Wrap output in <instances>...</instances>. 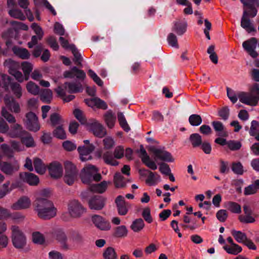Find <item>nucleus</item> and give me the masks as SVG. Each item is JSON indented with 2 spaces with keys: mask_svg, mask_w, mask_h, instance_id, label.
I'll return each mask as SVG.
<instances>
[{
  "mask_svg": "<svg viewBox=\"0 0 259 259\" xmlns=\"http://www.w3.org/2000/svg\"><path fill=\"white\" fill-rule=\"evenodd\" d=\"M51 125L53 126L62 125L64 120L61 116L57 113L52 114L50 117Z\"/></svg>",
  "mask_w": 259,
  "mask_h": 259,
  "instance_id": "obj_36",
  "label": "nucleus"
},
{
  "mask_svg": "<svg viewBox=\"0 0 259 259\" xmlns=\"http://www.w3.org/2000/svg\"><path fill=\"white\" fill-rule=\"evenodd\" d=\"M32 70V66H10L9 69L10 74L20 82L28 80Z\"/></svg>",
  "mask_w": 259,
  "mask_h": 259,
  "instance_id": "obj_3",
  "label": "nucleus"
},
{
  "mask_svg": "<svg viewBox=\"0 0 259 259\" xmlns=\"http://www.w3.org/2000/svg\"><path fill=\"white\" fill-rule=\"evenodd\" d=\"M249 93L258 102L259 101V83H254L249 89Z\"/></svg>",
  "mask_w": 259,
  "mask_h": 259,
  "instance_id": "obj_55",
  "label": "nucleus"
},
{
  "mask_svg": "<svg viewBox=\"0 0 259 259\" xmlns=\"http://www.w3.org/2000/svg\"><path fill=\"white\" fill-rule=\"evenodd\" d=\"M114 183L116 188H122L125 186L126 182L123 177L119 172H116L114 177Z\"/></svg>",
  "mask_w": 259,
  "mask_h": 259,
  "instance_id": "obj_44",
  "label": "nucleus"
},
{
  "mask_svg": "<svg viewBox=\"0 0 259 259\" xmlns=\"http://www.w3.org/2000/svg\"><path fill=\"white\" fill-rule=\"evenodd\" d=\"M257 40L254 37L245 41L242 44L244 50L253 58H256L258 56L255 49L256 47Z\"/></svg>",
  "mask_w": 259,
  "mask_h": 259,
  "instance_id": "obj_13",
  "label": "nucleus"
},
{
  "mask_svg": "<svg viewBox=\"0 0 259 259\" xmlns=\"http://www.w3.org/2000/svg\"><path fill=\"white\" fill-rule=\"evenodd\" d=\"M26 134V131L23 130L22 126L18 124L15 123L11 126L9 128L7 135L11 138H21Z\"/></svg>",
  "mask_w": 259,
  "mask_h": 259,
  "instance_id": "obj_19",
  "label": "nucleus"
},
{
  "mask_svg": "<svg viewBox=\"0 0 259 259\" xmlns=\"http://www.w3.org/2000/svg\"><path fill=\"white\" fill-rule=\"evenodd\" d=\"M31 204V201L29 197L23 196L18 199L13 203L11 208L15 210L25 209L29 208Z\"/></svg>",
  "mask_w": 259,
  "mask_h": 259,
  "instance_id": "obj_14",
  "label": "nucleus"
},
{
  "mask_svg": "<svg viewBox=\"0 0 259 259\" xmlns=\"http://www.w3.org/2000/svg\"><path fill=\"white\" fill-rule=\"evenodd\" d=\"M26 118L25 124L27 128L34 132L39 130L40 125L38 122V118L34 113L30 112L27 113Z\"/></svg>",
  "mask_w": 259,
  "mask_h": 259,
  "instance_id": "obj_10",
  "label": "nucleus"
},
{
  "mask_svg": "<svg viewBox=\"0 0 259 259\" xmlns=\"http://www.w3.org/2000/svg\"><path fill=\"white\" fill-rule=\"evenodd\" d=\"M233 171L237 175H242L243 173V166L240 162L234 163L232 164Z\"/></svg>",
  "mask_w": 259,
  "mask_h": 259,
  "instance_id": "obj_63",
  "label": "nucleus"
},
{
  "mask_svg": "<svg viewBox=\"0 0 259 259\" xmlns=\"http://www.w3.org/2000/svg\"><path fill=\"white\" fill-rule=\"evenodd\" d=\"M8 13L12 17L21 20H24L26 18L22 12L18 9L12 8L9 10Z\"/></svg>",
  "mask_w": 259,
  "mask_h": 259,
  "instance_id": "obj_45",
  "label": "nucleus"
},
{
  "mask_svg": "<svg viewBox=\"0 0 259 259\" xmlns=\"http://www.w3.org/2000/svg\"><path fill=\"white\" fill-rule=\"evenodd\" d=\"M187 24L185 20H178L174 22L172 31L176 32L178 35H183L186 31Z\"/></svg>",
  "mask_w": 259,
  "mask_h": 259,
  "instance_id": "obj_27",
  "label": "nucleus"
},
{
  "mask_svg": "<svg viewBox=\"0 0 259 259\" xmlns=\"http://www.w3.org/2000/svg\"><path fill=\"white\" fill-rule=\"evenodd\" d=\"M1 76L4 85L7 87L10 85L11 89L15 97L17 98H20L22 95L21 85L16 82L11 83V78L7 75L2 74Z\"/></svg>",
  "mask_w": 259,
  "mask_h": 259,
  "instance_id": "obj_8",
  "label": "nucleus"
},
{
  "mask_svg": "<svg viewBox=\"0 0 259 259\" xmlns=\"http://www.w3.org/2000/svg\"><path fill=\"white\" fill-rule=\"evenodd\" d=\"M1 149L4 154L8 157H12L13 156V149L11 148L6 144L1 145Z\"/></svg>",
  "mask_w": 259,
  "mask_h": 259,
  "instance_id": "obj_59",
  "label": "nucleus"
},
{
  "mask_svg": "<svg viewBox=\"0 0 259 259\" xmlns=\"http://www.w3.org/2000/svg\"><path fill=\"white\" fill-rule=\"evenodd\" d=\"M227 96L233 103H235L238 99V93H235L233 90L227 88Z\"/></svg>",
  "mask_w": 259,
  "mask_h": 259,
  "instance_id": "obj_61",
  "label": "nucleus"
},
{
  "mask_svg": "<svg viewBox=\"0 0 259 259\" xmlns=\"http://www.w3.org/2000/svg\"><path fill=\"white\" fill-rule=\"evenodd\" d=\"M139 172L142 175H145L147 173H148V176L147 179L146 180V183L150 185H153L154 184L155 181V175L154 173L145 169H140Z\"/></svg>",
  "mask_w": 259,
  "mask_h": 259,
  "instance_id": "obj_48",
  "label": "nucleus"
},
{
  "mask_svg": "<svg viewBox=\"0 0 259 259\" xmlns=\"http://www.w3.org/2000/svg\"><path fill=\"white\" fill-rule=\"evenodd\" d=\"M142 215L147 223H151L152 222L153 219L151 215L150 209L149 207H146L143 209Z\"/></svg>",
  "mask_w": 259,
  "mask_h": 259,
  "instance_id": "obj_60",
  "label": "nucleus"
},
{
  "mask_svg": "<svg viewBox=\"0 0 259 259\" xmlns=\"http://www.w3.org/2000/svg\"><path fill=\"white\" fill-rule=\"evenodd\" d=\"M40 99L44 103H49L53 99V93L50 89H44L40 95Z\"/></svg>",
  "mask_w": 259,
  "mask_h": 259,
  "instance_id": "obj_38",
  "label": "nucleus"
},
{
  "mask_svg": "<svg viewBox=\"0 0 259 259\" xmlns=\"http://www.w3.org/2000/svg\"><path fill=\"white\" fill-rule=\"evenodd\" d=\"M225 207L233 213H239L241 211L240 205L236 202H228L225 203Z\"/></svg>",
  "mask_w": 259,
  "mask_h": 259,
  "instance_id": "obj_41",
  "label": "nucleus"
},
{
  "mask_svg": "<svg viewBox=\"0 0 259 259\" xmlns=\"http://www.w3.org/2000/svg\"><path fill=\"white\" fill-rule=\"evenodd\" d=\"M95 147L93 145L88 146H80L77 150L79 153L80 159L82 161H85L92 158L90 154L94 151Z\"/></svg>",
  "mask_w": 259,
  "mask_h": 259,
  "instance_id": "obj_18",
  "label": "nucleus"
},
{
  "mask_svg": "<svg viewBox=\"0 0 259 259\" xmlns=\"http://www.w3.org/2000/svg\"><path fill=\"white\" fill-rule=\"evenodd\" d=\"M2 116L10 123H15L16 119L15 117L10 113H9L5 107H3L1 112Z\"/></svg>",
  "mask_w": 259,
  "mask_h": 259,
  "instance_id": "obj_50",
  "label": "nucleus"
},
{
  "mask_svg": "<svg viewBox=\"0 0 259 259\" xmlns=\"http://www.w3.org/2000/svg\"><path fill=\"white\" fill-rule=\"evenodd\" d=\"M243 4V9H247V11H250L252 13L250 15L254 17L257 14L256 7H259V0H240Z\"/></svg>",
  "mask_w": 259,
  "mask_h": 259,
  "instance_id": "obj_21",
  "label": "nucleus"
},
{
  "mask_svg": "<svg viewBox=\"0 0 259 259\" xmlns=\"http://www.w3.org/2000/svg\"><path fill=\"white\" fill-rule=\"evenodd\" d=\"M202 118L199 115L192 114L189 116V121L192 126H198L202 122Z\"/></svg>",
  "mask_w": 259,
  "mask_h": 259,
  "instance_id": "obj_53",
  "label": "nucleus"
},
{
  "mask_svg": "<svg viewBox=\"0 0 259 259\" xmlns=\"http://www.w3.org/2000/svg\"><path fill=\"white\" fill-rule=\"evenodd\" d=\"M97 168L92 165H86L81 170L80 177L83 183L90 184L93 180L99 181L101 179V176L97 173Z\"/></svg>",
  "mask_w": 259,
  "mask_h": 259,
  "instance_id": "obj_4",
  "label": "nucleus"
},
{
  "mask_svg": "<svg viewBox=\"0 0 259 259\" xmlns=\"http://www.w3.org/2000/svg\"><path fill=\"white\" fill-rule=\"evenodd\" d=\"M50 176L54 178H59L62 176L63 168L61 163L57 161L51 163L48 167Z\"/></svg>",
  "mask_w": 259,
  "mask_h": 259,
  "instance_id": "obj_16",
  "label": "nucleus"
},
{
  "mask_svg": "<svg viewBox=\"0 0 259 259\" xmlns=\"http://www.w3.org/2000/svg\"><path fill=\"white\" fill-rule=\"evenodd\" d=\"M64 76L65 78L77 79L82 81L78 82H66L64 84V90L68 93L73 94L81 92L83 90V81L86 78L85 73L81 70L74 67L70 70L66 71L64 73Z\"/></svg>",
  "mask_w": 259,
  "mask_h": 259,
  "instance_id": "obj_1",
  "label": "nucleus"
},
{
  "mask_svg": "<svg viewBox=\"0 0 259 259\" xmlns=\"http://www.w3.org/2000/svg\"><path fill=\"white\" fill-rule=\"evenodd\" d=\"M128 229L124 225H121L115 228L113 236L116 238H125L128 234Z\"/></svg>",
  "mask_w": 259,
  "mask_h": 259,
  "instance_id": "obj_32",
  "label": "nucleus"
},
{
  "mask_svg": "<svg viewBox=\"0 0 259 259\" xmlns=\"http://www.w3.org/2000/svg\"><path fill=\"white\" fill-rule=\"evenodd\" d=\"M102 158L106 163L112 166H116L119 162L115 159L114 154L110 151H106L104 153Z\"/></svg>",
  "mask_w": 259,
  "mask_h": 259,
  "instance_id": "obj_29",
  "label": "nucleus"
},
{
  "mask_svg": "<svg viewBox=\"0 0 259 259\" xmlns=\"http://www.w3.org/2000/svg\"><path fill=\"white\" fill-rule=\"evenodd\" d=\"M152 152L156 159L167 162L174 161L170 153L166 151L154 148L152 150Z\"/></svg>",
  "mask_w": 259,
  "mask_h": 259,
  "instance_id": "obj_24",
  "label": "nucleus"
},
{
  "mask_svg": "<svg viewBox=\"0 0 259 259\" xmlns=\"http://www.w3.org/2000/svg\"><path fill=\"white\" fill-rule=\"evenodd\" d=\"M103 259H117L115 249L111 247L107 248L103 253Z\"/></svg>",
  "mask_w": 259,
  "mask_h": 259,
  "instance_id": "obj_40",
  "label": "nucleus"
},
{
  "mask_svg": "<svg viewBox=\"0 0 259 259\" xmlns=\"http://www.w3.org/2000/svg\"><path fill=\"white\" fill-rule=\"evenodd\" d=\"M243 211L245 215H241L239 217V221L243 223H252L254 222L255 219L252 216V211L250 207L248 205L243 206Z\"/></svg>",
  "mask_w": 259,
  "mask_h": 259,
  "instance_id": "obj_22",
  "label": "nucleus"
},
{
  "mask_svg": "<svg viewBox=\"0 0 259 259\" xmlns=\"http://www.w3.org/2000/svg\"><path fill=\"white\" fill-rule=\"evenodd\" d=\"M92 221L95 226L100 230L108 231L111 229L110 223L100 215L97 214L93 215Z\"/></svg>",
  "mask_w": 259,
  "mask_h": 259,
  "instance_id": "obj_11",
  "label": "nucleus"
},
{
  "mask_svg": "<svg viewBox=\"0 0 259 259\" xmlns=\"http://www.w3.org/2000/svg\"><path fill=\"white\" fill-rule=\"evenodd\" d=\"M106 199L101 196H95L89 201V207L93 210H101L105 206Z\"/></svg>",
  "mask_w": 259,
  "mask_h": 259,
  "instance_id": "obj_15",
  "label": "nucleus"
},
{
  "mask_svg": "<svg viewBox=\"0 0 259 259\" xmlns=\"http://www.w3.org/2000/svg\"><path fill=\"white\" fill-rule=\"evenodd\" d=\"M227 146L232 151L239 150L241 147V143L239 141H228Z\"/></svg>",
  "mask_w": 259,
  "mask_h": 259,
  "instance_id": "obj_62",
  "label": "nucleus"
},
{
  "mask_svg": "<svg viewBox=\"0 0 259 259\" xmlns=\"http://www.w3.org/2000/svg\"><path fill=\"white\" fill-rule=\"evenodd\" d=\"M223 248L227 253L233 255H237L242 250V247L236 243L233 244L230 246L225 245L223 247Z\"/></svg>",
  "mask_w": 259,
  "mask_h": 259,
  "instance_id": "obj_37",
  "label": "nucleus"
},
{
  "mask_svg": "<svg viewBox=\"0 0 259 259\" xmlns=\"http://www.w3.org/2000/svg\"><path fill=\"white\" fill-rule=\"evenodd\" d=\"M167 41L168 44L172 47H175L176 48H179V45L178 44L177 37L175 34L173 33H170L167 38Z\"/></svg>",
  "mask_w": 259,
  "mask_h": 259,
  "instance_id": "obj_57",
  "label": "nucleus"
},
{
  "mask_svg": "<svg viewBox=\"0 0 259 259\" xmlns=\"http://www.w3.org/2000/svg\"><path fill=\"white\" fill-rule=\"evenodd\" d=\"M124 148L119 146L116 147L114 150V155L116 159H121L124 155Z\"/></svg>",
  "mask_w": 259,
  "mask_h": 259,
  "instance_id": "obj_64",
  "label": "nucleus"
},
{
  "mask_svg": "<svg viewBox=\"0 0 259 259\" xmlns=\"http://www.w3.org/2000/svg\"><path fill=\"white\" fill-rule=\"evenodd\" d=\"M34 168L36 172L42 175L46 171V166L43 164L41 159L38 158H35L33 160Z\"/></svg>",
  "mask_w": 259,
  "mask_h": 259,
  "instance_id": "obj_39",
  "label": "nucleus"
},
{
  "mask_svg": "<svg viewBox=\"0 0 259 259\" xmlns=\"http://www.w3.org/2000/svg\"><path fill=\"white\" fill-rule=\"evenodd\" d=\"M26 88L28 92L33 95L36 96L39 93V88L32 81H29L27 83Z\"/></svg>",
  "mask_w": 259,
  "mask_h": 259,
  "instance_id": "obj_46",
  "label": "nucleus"
},
{
  "mask_svg": "<svg viewBox=\"0 0 259 259\" xmlns=\"http://www.w3.org/2000/svg\"><path fill=\"white\" fill-rule=\"evenodd\" d=\"M4 101L7 107L12 112L16 113L20 112V105L13 97L6 95L4 98Z\"/></svg>",
  "mask_w": 259,
  "mask_h": 259,
  "instance_id": "obj_23",
  "label": "nucleus"
},
{
  "mask_svg": "<svg viewBox=\"0 0 259 259\" xmlns=\"http://www.w3.org/2000/svg\"><path fill=\"white\" fill-rule=\"evenodd\" d=\"M35 210L38 217L44 220L50 219L56 215V208L53 203L46 198H37Z\"/></svg>",
  "mask_w": 259,
  "mask_h": 259,
  "instance_id": "obj_2",
  "label": "nucleus"
},
{
  "mask_svg": "<svg viewBox=\"0 0 259 259\" xmlns=\"http://www.w3.org/2000/svg\"><path fill=\"white\" fill-rule=\"evenodd\" d=\"M105 122L107 126L111 128L114 126L116 121V116L113 114L111 111H108L104 115Z\"/></svg>",
  "mask_w": 259,
  "mask_h": 259,
  "instance_id": "obj_30",
  "label": "nucleus"
},
{
  "mask_svg": "<svg viewBox=\"0 0 259 259\" xmlns=\"http://www.w3.org/2000/svg\"><path fill=\"white\" fill-rule=\"evenodd\" d=\"M118 212L120 215H124L128 211V204L125 202L124 197L119 195L115 199Z\"/></svg>",
  "mask_w": 259,
  "mask_h": 259,
  "instance_id": "obj_25",
  "label": "nucleus"
},
{
  "mask_svg": "<svg viewBox=\"0 0 259 259\" xmlns=\"http://www.w3.org/2000/svg\"><path fill=\"white\" fill-rule=\"evenodd\" d=\"M12 232V242L17 249H23L26 245V238L19 228L16 226L11 227Z\"/></svg>",
  "mask_w": 259,
  "mask_h": 259,
  "instance_id": "obj_5",
  "label": "nucleus"
},
{
  "mask_svg": "<svg viewBox=\"0 0 259 259\" xmlns=\"http://www.w3.org/2000/svg\"><path fill=\"white\" fill-rule=\"evenodd\" d=\"M68 211L72 218H78L85 212V209L77 200H72L68 203Z\"/></svg>",
  "mask_w": 259,
  "mask_h": 259,
  "instance_id": "obj_7",
  "label": "nucleus"
},
{
  "mask_svg": "<svg viewBox=\"0 0 259 259\" xmlns=\"http://www.w3.org/2000/svg\"><path fill=\"white\" fill-rule=\"evenodd\" d=\"M238 97L240 102L246 105L254 106L257 104V102L249 92H238Z\"/></svg>",
  "mask_w": 259,
  "mask_h": 259,
  "instance_id": "obj_17",
  "label": "nucleus"
},
{
  "mask_svg": "<svg viewBox=\"0 0 259 259\" xmlns=\"http://www.w3.org/2000/svg\"><path fill=\"white\" fill-rule=\"evenodd\" d=\"M117 117L119 124L121 127L126 132L129 131V130H130V126H128L123 113L121 112L118 113L117 115Z\"/></svg>",
  "mask_w": 259,
  "mask_h": 259,
  "instance_id": "obj_52",
  "label": "nucleus"
},
{
  "mask_svg": "<svg viewBox=\"0 0 259 259\" xmlns=\"http://www.w3.org/2000/svg\"><path fill=\"white\" fill-rule=\"evenodd\" d=\"M144 227L145 223L143 220L139 218L132 222L130 227L134 232H139L144 229Z\"/></svg>",
  "mask_w": 259,
  "mask_h": 259,
  "instance_id": "obj_34",
  "label": "nucleus"
},
{
  "mask_svg": "<svg viewBox=\"0 0 259 259\" xmlns=\"http://www.w3.org/2000/svg\"><path fill=\"white\" fill-rule=\"evenodd\" d=\"M73 114L76 118L81 123L84 124L86 122V119L84 116L82 111L78 109H76L73 112Z\"/></svg>",
  "mask_w": 259,
  "mask_h": 259,
  "instance_id": "obj_58",
  "label": "nucleus"
},
{
  "mask_svg": "<svg viewBox=\"0 0 259 259\" xmlns=\"http://www.w3.org/2000/svg\"><path fill=\"white\" fill-rule=\"evenodd\" d=\"M55 91L57 93V95L59 97H61L65 102H68L72 101L75 98V96L72 95L66 96V93L67 92L60 86L55 89Z\"/></svg>",
  "mask_w": 259,
  "mask_h": 259,
  "instance_id": "obj_35",
  "label": "nucleus"
},
{
  "mask_svg": "<svg viewBox=\"0 0 259 259\" xmlns=\"http://www.w3.org/2000/svg\"><path fill=\"white\" fill-rule=\"evenodd\" d=\"M109 182L103 181L100 184L92 185L90 186L91 191L102 193L105 191L107 189V185L109 184Z\"/></svg>",
  "mask_w": 259,
  "mask_h": 259,
  "instance_id": "obj_33",
  "label": "nucleus"
},
{
  "mask_svg": "<svg viewBox=\"0 0 259 259\" xmlns=\"http://www.w3.org/2000/svg\"><path fill=\"white\" fill-rule=\"evenodd\" d=\"M32 241L35 244H41L45 241L44 237L39 232H35L32 235Z\"/></svg>",
  "mask_w": 259,
  "mask_h": 259,
  "instance_id": "obj_56",
  "label": "nucleus"
},
{
  "mask_svg": "<svg viewBox=\"0 0 259 259\" xmlns=\"http://www.w3.org/2000/svg\"><path fill=\"white\" fill-rule=\"evenodd\" d=\"M90 128L93 134L99 138H102L107 134L105 127L98 121L92 122L90 125Z\"/></svg>",
  "mask_w": 259,
  "mask_h": 259,
  "instance_id": "obj_20",
  "label": "nucleus"
},
{
  "mask_svg": "<svg viewBox=\"0 0 259 259\" xmlns=\"http://www.w3.org/2000/svg\"><path fill=\"white\" fill-rule=\"evenodd\" d=\"M189 140L194 147H197L201 145V136L198 134L195 133L191 134L190 136Z\"/></svg>",
  "mask_w": 259,
  "mask_h": 259,
  "instance_id": "obj_47",
  "label": "nucleus"
},
{
  "mask_svg": "<svg viewBox=\"0 0 259 259\" xmlns=\"http://www.w3.org/2000/svg\"><path fill=\"white\" fill-rule=\"evenodd\" d=\"M138 153H139V156L141 158L142 161L148 167L152 170H155L157 168V166L155 162L150 159L143 145H141L140 146Z\"/></svg>",
  "mask_w": 259,
  "mask_h": 259,
  "instance_id": "obj_12",
  "label": "nucleus"
},
{
  "mask_svg": "<svg viewBox=\"0 0 259 259\" xmlns=\"http://www.w3.org/2000/svg\"><path fill=\"white\" fill-rule=\"evenodd\" d=\"M212 125L214 131L217 132L218 136L227 137L228 136V133L222 122L220 121H213Z\"/></svg>",
  "mask_w": 259,
  "mask_h": 259,
  "instance_id": "obj_28",
  "label": "nucleus"
},
{
  "mask_svg": "<svg viewBox=\"0 0 259 259\" xmlns=\"http://www.w3.org/2000/svg\"><path fill=\"white\" fill-rule=\"evenodd\" d=\"M20 178L24 182L31 186L37 185L39 183L38 178L33 174L30 172H21Z\"/></svg>",
  "mask_w": 259,
  "mask_h": 259,
  "instance_id": "obj_26",
  "label": "nucleus"
},
{
  "mask_svg": "<svg viewBox=\"0 0 259 259\" xmlns=\"http://www.w3.org/2000/svg\"><path fill=\"white\" fill-rule=\"evenodd\" d=\"M21 142L27 147H33L35 146V143L32 137L26 132V134L21 138Z\"/></svg>",
  "mask_w": 259,
  "mask_h": 259,
  "instance_id": "obj_43",
  "label": "nucleus"
},
{
  "mask_svg": "<svg viewBox=\"0 0 259 259\" xmlns=\"http://www.w3.org/2000/svg\"><path fill=\"white\" fill-rule=\"evenodd\" d=\"M252 12L247 11V9H244L242 17L241 20V26L248 33L255 31L256 30L251 23L249 17H252L250 14Z\"/></svg>",
  "mask_w": 259,
  "mask_h": 259,
  "instance_id": "obj_9",
  "label": "nucleus"
},
{
  "mask_svg": "<svg viewBox=\"0 0 259 259\" xmlns=\"http://www.w3.org/2000/svg\"><path fill=\"white\" fill-rule=\"evenodd\" d=\"M249 134L255 137L256 135H259V122L257 121L253 120L251 121Z\"/></svg>",
  "mask_w": 259,
  "mask_h": 259,
  "instance_id": "obj_54",
  "label": "nucleus"
},
{
  "mask_svg": "<svg viewBox=\"0 0 259 259\" xmlns=\"http://www.w3.org/2000/svg\"><path fill=\"white\" fill-rule=\"evenodd\" d=\"M231 233L235 239L238 243H244L247 239L246 234L241 231L233 230Z\"/></svg>",
  "mask_w": 259,
  "mask_h": 259,
  "instance_id": "obj_42",
  "label": "nucleus"
},
{
  "mask_svg": "<svg viewBox=\"0 0 259 259\" xmlns=\"http://www.w3.org/2000/svg\"><path fill=\"white\" fill-rule=\"evenodd\" d=\"M54 137L60 139H65L66 138V133L63 127V125L57 127L53 132Z\"/></svg>",
  "mask_w": 259,
  "mask_h": 259,
  "instance_id": "obj_49",
  "label": "nucleus"
},
{
  "mask_svg": "<svg viewBox=\"0 0 259 259\" xmlns=\"http://www.w3.org/2000/svg\"><path fill=\"white\" fill-rule=\"evenodd\" d=\"M12 50L16 56L22 59H27L30 57V54L26 49L14 47Z\"/></svg>",
  "mask_w": 259,
  "mask_h": 259,
  "instance_id": "obj_31",
  "label": "nucleus"
},
{
  "mask_svg": "<svg viewBox=\"0 0 259 259\" xmlns=\"http://www.w3.org/2000/svg\"><path fill=\"white\" fill-rule=\"evenodd\" d=\"M64 165L65 170L64 181L68 185H71L77 179V170L74 164L70 161H65Z\"/></svg>",
  "mask_w": 259,
  "mask_h": 259,
  "instance_id": "obj_6",
  "label": "nucleus"
},
{
  "mask_svg": "<svg viewBox=\"0 0 259 259\" xmlns=\"http://www.w3.org/2000/svg\"><path fill=\"white\" fill-rule=\"evenodd\" d=\"M71 240L75 244H80L83 242V237L80 232L74 231L72 233Z\"/></svg>",
  "mask_w": 259,
  "mask_h": 259,
  "instance_id": "obj_51",
  "label": "nucleus"
}]
</instances>
